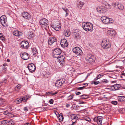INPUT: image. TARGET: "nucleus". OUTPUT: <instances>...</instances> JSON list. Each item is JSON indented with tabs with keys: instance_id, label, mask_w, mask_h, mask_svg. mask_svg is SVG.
Returning <instances> with one entry per match:
<instances>
[{
	"instance_id": "obj_1",
	"label": "nucleus",
	"mask_w": 125,
	"mask_h": 125,
	"mask_svg": "<svg viewBox=\"0 0 125 125\" xmlns=\"http://www.w3.org/2000/svg\"><path fill=\"white\" fill-rule=\"evenodd\" d=\"M55 58H56L55 62H58L60 64H62L64 60V59H65V58L62 55H60L61 53V49L59 48L55 49Z\"/></svg>"
},
{
	"instance_id": "obj_2",
	"label": "nucleus",
	"mask_w": 125,
	"mask_h": 125,
	"mask_svg": "<svg viewBox=\"0 0 125 125\" xmlns=\"http://www.w3.org/2000/svg\"><path fill=\"white\" fill-rule=\"evenodd\" d=\"M82 26L83 29L85 31L92 32L93 28V25L89 22H84L82 24Z\"/></svg>"
},
{
	"instance_id": "obj_3",
	"label": "nucleus",
	"mask_w": 125,
	"mask_h": 125,
	"mask_svg": "<svg viewBox=\"0 0 125 125\" xmlns=\"http://www.w3.org/2000/svg\"><path fill=\"white\" fill-rule=\"evenodd\" d=\"M40 25L43 29L47 30L49 28L48 20L46 19H43L40 21Z\"/></svg>"
},
{
	"instance_id": "obj_4",
	"label": "nucleus",
	"mask_w": 125,
	"mask_h": 125,
	"mask_svg": "<svg viewBox=\"0 0 125 125\" xmlns=\"http://www.w3.org/2000/svg\"><path fill=\"white\" fill-rule=\"evenodd\" d=\"M101 20L103 23L105 24L112 23L114 21L112 19L106 17L105 16L102 17Z\"/></svg>"
},
{
	"instance_id": "obj_5",
	"label": "nucleus",
	"mask_w": 125,
	"mask_h": 125,
	"mask_svg": "<svg viewBox=\"0 0 125 125\" xmlns=\"http://www.w3.org/2000/svg\"><path fill=\"white\" fill-rule=\"evenodd\" d=\"M73 51L77 56H81L82 55V50L79 47H76L73 48Z\"/></svg>"
},
{
	"instance_id": "obj_6",
	"label": "nucleus",
	"mask_w": 125,
	"mask_h": 125,
	"mask_svg": "<svg viewBox=\"0 0 125 125\" xmlns=\"http://www.w3.org/2000/svg\"><path fill=\"white\" fill-rule=\"evenodd\" d=\"M6 18V16L4 15L1 16L0 18L1 24L3 26L5 27L8 26Z\"/></svg>"
},
{
	"instance_id": "obj_7",
	"label": "nucleus",
	"mask_w": 125,
	"mask_h": 125,
	"mask_svg": "<svg viewBox=\"0 0 125 125\" xmlns=\"http://www.w3.org/2000/svg\"><path fill=\"white\" fill-rule=\"evenodd\" d=\"M101 46L104 49L109 48L111 46L110 44L109 43H107L106 41H103L101 43Z\"/></svg>"
},
{
	"instance_id": "obj_8",
	"label": "nucleus",
	"mask_w": 125,
	"mask_h": 125,
	"mask_svg": "<svg viewBox=\"0 0 125 125\" xmlns=\"http://www.w3.org/2000/svg\"><path fill=\"white\" fill-rule=\"evenodd\" d=\"M28 68L30 72L31 73L33 72L36 69L35 66L32 63L29 64L28 66Z\"/></svg>"
},
{
	"instance_id": "obj_9",
	"label": "nucleus",
	"mask_w": 125,
	"mask_h": 125,
	"mask_svg": "<svg viewBox=\"0 0 125 125\" xmlns=\"http://www.w3.org/2000/svg\"><path fill=\"white\" fill-rule=\"evenodd\" d=\"M21 58L24 60H26L28 59L30 57L29 54L25 52L21 53Z\"/></svg>"
},
{
	"instance_id": "obj_10",
	"label": "nucleus",
	"mask_w": 125,
	"mask_h": 125,
	"mask_svg": "<svg viewBox=\"0 0 125 125\" xmlns=\"http://www.w3.org/2000/svg\"><path fill=\"white\" fill-rule=\"evenodd\" d=\"M60 44L62 47H65L68 46L66 40L64 39H62L60 42Z\"/></svg>"
},
{
	"instance_id": "obj_11",
	"label": "nucleus",
	"mask_w": 125,
	"mask_h": 125,
	"mask_svg": "<svg viewBox=\"0 0 125 125\" xmlns=\"http://www.w3.org/2000/svg\"><path fill=\"white\" fill-rule=\"evenodd\" d=\"M121 86L120 84H114L113 85L111 86H110L111 91H115L117 90L118 89L120 88Z\"/></svg>"
},
{
	"instance_id": "obj_12",
	"label": "nucleus",
	"mask_w": 125,
	"mask_h": 125,
	"mask_svg": "<svg viewBox=\"0 0 125 125\" xmlns=\"http://www.w3.org/2000/svg\"><path fill=\"white\" fill-rule=\"evenodd\" d=\"M21 45L23 48L27 49L28 48L29 43L27 41H24L21 42Z\"/></svg>"
},
{
	"instance_id": "obj_13",
	"label": "nucleus",
	"mask_w": 125,
	"mask_h": 125,
	"mask_svg": "<svg viewBox=\"0 0 125 125\" xmlns=\"http://www.w3.org/2000/svg\"><path fill=\"white\" fill-rule=\"evenodd\" d=\"M22 17L26 19L29 20L31 18V16L28 12H24L22 14Z\"/></svg>"
},
{
	"instance_id": "obj_14",
	"label": "nucleus",
	"mask_w": 125,
	"mask_h": 125,
	"mask_svg": "<svg viewBox=\"0 0 125 125\" xmlns=\"http://www.w3.org/2000/svg\"><path fill=\"white\" fill-rule=\"evenodd\" d=\"M57 114L55 112V115H56L57 118H58L59 121L60 122L62 121L64 119V118L62 113H60L59 114L57 112Z\"/></svg>"
},
{
	"instance_id": "obj_15",
	"label": "nucleus",
	"mask_w": 125,
	"mask_h": 125,
	"mask_svg": "<svg viewBox=\"0 0 125 125\" xmlns=\"http://www.w3.org/2000/svg\"><path fill=\"white\" fill-rule=\"evenodd\" d=\"M96 10L98 12L102 13H105L107 10L106 8H96Z\"/></svg>"
},
{
	"instance_id": "obj_16",
	"label": "nucleus",
	"mask_w": 125,
	"mask_h": 125,
	"mask_svg": "<svg viewBox=\"0 0 125 125\" xmlns=\"http://www.w3.org/2000/svg\"><path fill=\"white\" fill-rule=\"evenodd\" d=\"M76 31L75 32H74L73 35L74 36V37L76 39H78L80 38L81 36L80 35L81 32L80 31Z\"/></svg>"
},
{
	"instance_id": "obj_17",
	"label": "nucleus",
	"mask_w": 125,
	"mask_h": 125,
	"mask_svg": "<svg viewBox=\"0 0 125 125\" xmlns=\"http://www.w3.org/2000/svg\"><path fill=\"white\" fill-rule=\"evenodd\" d=\"M13 35L17 36H20L22 35V33L21 32L17 30H15L13 32Z\"/></svg>"
},
{
	"instance_id": "obj_18",
	"label": "nucleus",
	"mask_w": 125,
	"mask_h": 125,
	"mask_svg": "<svg viewBox=\"0 0 125 125\" xmlns=\"http://www.w3.org/2000/svg\"><path fill=\"white\" fill-rule=\"evenodd\" d=\"M95 60L94 56H92L90 57H89L88 58H87L86 60L89 63H91L93 61H94Z\"/></svg>"
},
{
	"instance_id": "obj_19",
	"label": "nucleus",
	"mask_w": 125,
	"mask_h": 125,
	"mask_svg": "<svg viewBox=\"0 0 125 125\" xmlns=\"http://www.w3.org/2000/svg\"><path fill=\"white\" fill-rule=\"evenodd\" d=\"M97 123L99 125H102V120L103 117L101 116H98L97 117Z\"/></svg>"
},
{
	"instance_id": "obj_20",
	"label": "nucleus",
	"mask_w": 125,
	"mask_h": 125,
	"mask_svg": "<svg viewBox=\"0 0 125 125\" xmlns=\"http://www.w3.org/2000/svg\"><path fill=\"white\" fill-rule=\"evenodd\" d=\"M54 38V37H51L49 38L48 42L49 45H51L55 42Z\"/></svg>"
},
{
	"instance_id": "obj_21",
	"label": "nucleus",
	"mask_w": 125,
	"mask_h": 125,
	"mask_svg": "<svg viewBox=\"0 0 125 125\" xmlns=\"http://www.w3.org/2000/svg\"><path fill=\"white\" fill-rule=\"evenodd\" d=\"M61 82H60V79L56 80L55 83V86L57 87L61 86L62 84Z\"/></svg>"
},
{
	"instance_id": "obj_22",
	"label": "nucleus",
	"mask_w": 125,
	"mask_h": 125,
	"mask_svg": "<svg viewBox=\"0 0 125 125\" xmlns=\"http://www.w3.org/2000/svg\"><path fill=\"white\" fill-rule=\"evenodd\" d=\"M80 99H85L88 98L89 97V96L88 95L83 94L80 96Z\"/></svg>"
},
{
	"instance_id": "obj_23",
	"label": "nucleus",
	"mask_w": 125,
	"mask_h": 125,
	"mask_svg": "<svg viewBox=\"0 0 125 125\" xmlns=\"http://www.w3.org/2000/svg\"><path fill=\"white\" fill-rule=\"evenodd\" d=\"M32 52L33 53V55H34L35 56L37 55L36 54L38 53L37 51L36 48H32Z\"/></svg>"
},
{
	"instance_id": "obj_24",
	"label": "nucleus",
	"mask_w": 125,
	"mask_h": 125,
	"mask_svg": "<svg viewBox=\"0 0 125 125\" xmlns=\"http://www.w3.org/2000/svg\"><path fill=\"white\" fill-rule=\"evenodd\" d=\"M59 25H57V26H55V31H58L60 30L61 25L60 23H58Z\"/></svg>"
},
{
	"instance_id": "obj_25",
	"label": "nucleus",
	"mask_w": 125,
	"mask_h": 125,
	"mask_svg": "<svg viewBox=\"0 0 125 125\" xmlns=\"http://www.w3.org/2000/svg\"><path fill=\"white\" fill-rule=\"evenodd\" d=\"M22 99L21 98H18L15 100V102L16 104H18L21 103L22 102Z\"/></svg>"
},
{
	"instance_id": "obj_26",
	"label": "nucleus",
	"mask_w": 125,
	"mask_h": 125,
	"mask_svg": "<svg viewBox=\"0 0 125 125\" xmlns=\"http://www.w3.org/2000/svg\"><path fill=\"white\" fill-rule=\"evenodd\" d=\"M28 37L29 39H31V38H33L34 36V34L33 33V32H30L28 34Z\"/></svg>"
},
{
	"instance_id": "obj_27",
	"label": "nucleus",
	"mask_w": 125,
	"mask_h": 125,
	"mask_svg": "<svg viewBox=\"0 0 125 125\" xmlns=\"http://www.w3.org/2000/svg\"><path fill=\"white\" fill-rule=\"evenodd\" d=\"M125 97L124 96H119L117 98L119 101L122 102L124 101V98Z\"/></svg>"
},
{
	"instance_id": "obj_28",
	"label": "nucleus",
	"mask_w": 125,
	"mask_h": 125,
	"mask_svg": "<svg viewBox=\"0 0 125 125\" xmlns=\"http://www.w3.org/2000/svg\"><path fill=\"white\" fill-rule=\"evenodd\" d=\"M84 4V3L83 2L80 1L79 3H77V6L79 8L80 7H82Z\"/></svg>"
},
{
	"instance_id": "obj_29",
	"label": "nucleus",
	"mask_w": 125,
	"mask_h": 125,
	"mask_svg": "<svg viewBox=\"0 0 125 125\" xmlns=\"http://www.w3.org/2000/svg\"><path fill=\"white\" fill-rule=\"evenodd\" d=\"M109 33L111 34V35H114L115 34V30H109L108 31Z\"/></svg>"
},
{
	"instance_id": "obj_30",
	"label": "nucleus",
	"mask_w": 125,
	"mask_h": 125,
	"mask_svg": "<svg viewBox=\"0 0 125 125\" xmlns=\"http://www.w3.org/2000/svg\"><path fill=\"white\" fill-rule=\"evenodd\" d=\"M120 5L118 3H115L114 5L113 4V7H114L115 8H119V5Z\"/></svg>"
},
{
	"instance_id": "obj_31",
	"label": "nucleus",
	"mask_w": 125,
	"mask_h": 125,
	"mask_svg": "<svg viewBox=\"0 0 125 125\" xmlns=\"http://www.w3.org/2000/svg\"><path fill=\"white\" fill-rule=\"evenodd\" d=\"M99 83L100 82L98 81H93L91 82V84H94L95 85H97L99 84Z\"/></svg>"
},
{
	"instance_id": "obj_32",
	"label": "nucleus",
	"mask_w": 125,
	"mask_h": 125,
	"mask_svg": "<svg viewBox=\"0 0 125 125\" xmlns=\"http://www.w3.org/2000/svg\"><path fill=\"white\" fill-rule=\"evenodd\" d=\"M63 9V10L65 11L66 12V15L65 17L67 16L68 14H69V10L67 8H62Z\"/></svg>"
},
{
	"instance_id": "obj_33",
	"label": "nucleus",
	"mask_w": 125,
	"mask_h": 125,
	"mask_svg": "<svg viewBox=\"0 0 125 125\" xmlns=\"http://www.w3.org/2000/svg\"><path fill=\"white\" fill-rule=\"evenodd\" d=\"M27 97V96H26V97H24L23 98H21V99H22V101H23L24 102H26L27 100L28 99V97Z\"/></svg>"
},
{
	"instance_id": "obj_34",
	"label": "nucleus",
	"mask_w": 125,
	"mask_h": 125,
	"mask_svg": "<svg viewBox=\"0 0 125 125\" xmlns=\"http://www.w3.org/2000/svg\"><path fill=\"white\" fill-rule=\"evenodd\" d=\"M46 94L47 96H48L49 95V94H52V95H54L55 93H52V92H46Z\"/></svg>"
},
{
	"instance_id": "obj_35",
	"label": "nucleus",
	"mask_w": 125,
	"mask_h": 125,
	"mask_svg": "<svg viewBox=\"0 0 125 125\" xmlns=\"http://www.w3.org/2000/svg\"><path fill=\"white\" fill-rule=\"evenodd\" d=\"M87 86V85L84 86L82 87H78L77 88V89L78 90H82L84 89L85 88V87Z\"/></svg>"
},
{
	"instance_id": "obj_36",
	"label": "nucleus",
	"mask_w": 125,
	"mask_h": 125,
	"mask_svg": "<svg viewBox=\"0 0 125 125\" xmlns=\"http://www.w3.org/2000/svg\"><path fill=\"white\" fill-rule=\"evenodd\" d=\"M80 106H82L80 105V106H77V105H76V104H74L73 105V108L74 109H75V110L77 109V107H79Z\"/></svg>"
},
{
	"instance_id": "obj_37",
	"label": "nucleus",
	"mask_w": 125,
	"mask_h": 125,
	"mask_svg": "<svg viewBox=\"0 0 125 125\" xmlns=\"http://www.w3.org/2000/svg\"><path fill=\"white\" fill-rule=\"evenodd\" d=\"M51 28L52 30H55V25H54V22L52 21V22Z\"/></svg>"
},
{
	"instance_id": "obj_38",
	"label": "nucleus",
	"mask_w": 125,
	"mask_h": 125,
	"mask_svg": "<svg viewBox=\"0 0 125 125\" xmlns=\"http://www.w3.org/2000/svg\"><path fill=\"white\" fill-rule=\"evenodd\" d=\"M103 76V73H101L97 76V79H99L102 77Z\"/></svg>"
},
{
	"instance_id": "obj_39",
	"label": "nucleus",
	"mask_w": 125,
	"mask_h": 125,
	"mask_svg": "<svg viewBox=\"0 0 125 125\" xmlns=\"http://www.w3.org/2000/svg\"><path fill=\"white\" fill-rule=\"evenodd\" d=\"M8 122V121L6 120L2 121H1V123L3 125L6 124Z\"/></svg>"
},
{
	"instance_id": "obj_40",
	"label": "nucleus",
	"mask_w": 125,
	"mask_h": 125,
	"mask_svg": "<svg viewBox=\"0 0 125 125\" xmlns=\"http://www.w3.org/2000/svg\"><path fill=\"white\" fill-rule=\"evenodd\" d=\"M84 119L86 121H88L89 122H90L91 121L90 118L88 117H86L84 118Z\"/></svg>"
},
{
	"instance_id": "obj_41",
	"label": "nucleus",
	"mask_w": 125,
	"mask_h": 125,
	"mask_svg": "<svg viewBox=\"0 0 125 125\" xmlns=\"http://www.w3.org/2000/svg\"><path fill=\"white\" fill-rule=\"evenodd\" d=\"M60 82H61V83L62 85L65 82V80L64 79H60Z\"/></svg>"
},
{
	"instance_id": "obj_42",
	"label": "nucleus",
	"mask_w": 125,
	"mask_h": 125,
	"mask_svg": "<svg viewBox=\"0 0 125 125\" xmlns=\"http://www.w3.org/2000/svg\"><path fill=\"white\" fill-rule=\"evenodd\" d=\"M64 34L65 35L66 37H68L70 35L69 32H68L67 31L65 32Z\"/></svg>"
},
{
	"instance_id": "obj_43",
	"label": "nucleus",
	"mask_w": 125,
	"mask_h": 125,
	"mask_svg": "<svg viewBox=\"0 0 125 125\" xmlns=\"http://www.w3.org/2000/svg\"><path fill=\"white\" fill-rule=\"evenodd\" d=\"M21 85L20 84H18L15 87V88H17L18 89H20L21 87Z\"/></svg>"
},
{
	"instance_id": "obj_44",
	"label": "nucleus",
	"mask_w": 125,
	"mask_h": 125,
	"mask_svg": "<svg viewBox=\"0 0 125 125\" xmlns=\"http://www.w3.org/2000/svg\"><path fill=\"white\" fill-rule=\"evenodd\" d=\"M74 95H73V94H72L70 96H69L68 97V98H69L68 99V100H70L71 99H72L73 97V96Z\"/></svg>"
},
{
	"instance_id": "obj_45",
	"label": "nucleus",
	"mask_w": 125,
	"mask_h": 125,
	"mask_svg": "<svg viewBox=\"0 0 125 125\" xmlns=\"http://www.w3.org/2000/svg\"><path fill=\"white\" fill-rule=\"evenodd\" d=\"M111 103L113 104L116 105L117 104V102L116 101H112L111 102Z\"/></svg>"
},
{
	"instance_id": "obj_46",
	"label": "nucleus",
	"mask_w": 125,
	"mask_h": 125,
	"mask_svg": "<svg viewBox=\"0 0 125 125\" xmlns=\"http://www.w3.org/2000/svg\"><path fill=\"white\" fill-rule=\"evenodd\" d=\"M102 81L103 82H105V83H107L108 82V81L106 79H103Z\"/></svg>"
},
{
	"instance_id": "obj_47",
	"label": "nucleus",
	"mask_w": 125,
	"mask_h": 125,
	"mask_svg": "<svg viewBox=\"0 0 125 125\" xmlns=\"http://www.w3.org/2000/svg\"><path fill=\"white\" fill-rule=\"evenodd\" d=\"M93 120L94 122H97V117H95L94 119Z\"/></svg>"
},
{
	"instance_id": "obj_48",
	"label": "nucleus",
	"mask_w": 125,
	"mask_h": 125,
	"mask_svg": "<svg viewBox=\"0 0 125 125\" xmlns=\"http://www.w3.org/2000/svg\"><path fill=\"white\" fill-rule=\"evenodd\" d=\"M7 82V79H4L2 81V83H6Z\"/></svg>"
},
{
	"instance_id": "obj_49",
	"label": "nucleus",
	"mask_w": 125,
	"mask_h": 125,
	"mask_svg": "<svg viewBox=\"0 0 125 125\" xmlns=\"http://www.w3.org/2000/svg\"><path fill=\"white\" fill-rule=\"evenodd\" d=\"M23 110L24 111H28V110L26 107H25L24 108Z\"/></svg>"
},
{
	"instance_id": "obj_50",
	"label": "nucleus",
	"mask_w": 125,
	"mask_h": 125,
	"mask_svg": "<svg viewBox=\"0 0 125 125\" xmlns=\"http://www.w3.org/2000/svg\"><path fill=\"white\" fill-rule=\"evenodd\" d=\"M49 102L50 104H52L53 103V100L52 99H51L49 101Z\"/></svg>"
},
{
	"instance_id": "obj_51",
	"label": "nucleus",
	"mask_w": 125,
	"mask_h": 125,
	"mask_svg": "<svg viewBox=\"0 0 125 125\" xmlns=\"http://www.w3.org/2000/svg\"><path fill=\"white\" fill-rule=\"evenodd\" d=\"M0 38L3 41H5V38L4 36H3L2 37H1Z\"/></svg>"
},
{
	"instance_id": "obj_52",
	"label": "nucleus",
	"mask_w": 125,
	"mask_h": 125,
	"mask_svg": "<svg viewBox=\"0 0 125 125\" xmlns=\"http://www.w3.org/2000/svg\"><path fill=\"white\" fill-rule=\"evenodd\" d=\"M81 93L80 92H75V94L76 95H78L80 94H81Z\"/></svg>"
},
{
	"instance_id": "obj_53",
	"label": "nucleus",
	"mask_w": 125,
	"mask_h": 125,
	"mask_svg": "<svg viewBox=\"0 0 125 125\" xmlns=\"http://www.w3.org/2000/svg\"><path fill=\"white\" fill-rule=\"evenodd\" d=\"M58 23H60V22L59 21H56V22H55V26H57V25H59V24H58Z\"/></svg>"
},
{
	"instance_id": "obj_54",
	"label": "nucleus",
	"mask_w": 125,
	"mask_h": 125,
	"mask_svg": "<svg viewBox=\"0 0 125 125\" xmlns=\"http://www.w3.org/2000/svg\"><path fill=\"white\" fill-rule=\"evenodd\" d=\"M86 103V102H84L83 101H79V104H85Z\"/></svg>"
},
{
	"instance_id": "obj_55",
	"label": "nucleus",
	"mask_w": 125,
	"mask_h": 125,
	"mask_svg": "<svg viewBox=\"0 0 125 125\" xmlns=\"http://www.w3.org/2000/svg\"><path fill=\"white\" fill-rule=\"evenodd\" d=\"M54 51H55V49H52V51H53L52 53H53V54L52 55L53 56V57H54V56H55L54 55Z\"/></svg>"
},
{
	"instance_id": "obj_56",
	"label": "nucleus",
	"mask_w": 125,
	"mask_h": 125,
	"mask_svg": "<svg viewBox=\"0 0 125 125\" xmlns=\"http://www.w3.org/2000/svg\"><path fill=\"white\" fill-rule=\"evenodd\" d=\"M77 118L78 117H77V116H73V119H74L76 118Z\"/></svg>"
},
{
	"instance_id": "obj_57",
	"label": "nucleus",
	"mask_w": 125,
	"mask_h": 125,
	"mask_svg": "<svg viewBox=\"0 0 125 125\" xmlns=\"http://www.w3.org/2000/svg\"><path fill=\"white\" fill-rule=\"evenodd\" d=\"M4 35H3V34L1 33H0V38L2 37Z\"/></svg>"
},
{
	"instance_id": "obj_58",
	"label": "nucleus",
	"mask_w": 125,
	"mask_h": 125,
	"mask_svg": "<svg viewBox=\"0 0 125 125\" xmlns=\"http://www.w3.org/2000/svg\"><path fill=\"white\" fill-rule=\"evenodd\" d=\"M119 4L120 5H119V7H120L121 8H122L123 7H124V6H123V5H122V4Z\"/></svg>"
},
{
	"instance_id": "obj_59",
	"label": "nucleus",
	"mask_w": 125,
	"mask_h": 125,
	"mask_svg": "<svg viewBox=\"0 0 125 125\" xmlns=\"http://www.w3.org/2000/svg\"><path fill=\"white\" fill-rule=\"evenodd\" d=\"M70 106V104H68L66 105V106L67 107H69Z\"/></svg>"
},
{
	"instance_id": "obj_60",
	"label": "nucleus",
	"mask_w": 125,
	"mask_h": 125,
	"mask_svg": "<svg viewBox=\"0 0 125 125\" xmlns=\"http://www.w3.org/2000/svg\"><path fill=\"white\" fill-rule=\"evenodd\" d=\"M76 121H75L74 122H73L72 124L73 125H74V124H76Z\"/></svg>"
},
{
	"instance_id": "obj_61",
	"label": "nucleus",
	"mask_w": 125,
	"mask_h": 125,
	"mask_svg": "<svg viewBox=\"0 0 125 125\" xmlns=\"http://www.w3.org/2000/svg\"><path fill=\"white\" fill-rule=\"evenodd\" d=\"M7 65V64H6V63H4V64H3V65L4 66H6Z\"/></svg>"
},
{
	"instance_id": "obj_62",
	"label": "nucleus",
	"mask_w": 125,
	"mask_h": 125,
	"mask_svg": "<svg viewBox=\"0 0 125 125\" xmlns=\"http://www.w3.org/2000/svg\"><path fill=\"white\" fill-rule=\"evenodd\" d=\"M111 82L112 83H115L116 82V81H111Z\"/></svg>"
},
{
	"instance_id": "obj_63",
	"label": "nucleus",
	"mask_w": 125,
	"mask_h": 125,
	"mask_svg": "<svg viewBox=\"0 0 125 125\" xmlns=\"http://www.w3.org/2000/svg\"><path fill=\"white\" fill-rule=\"evenodd\" d=\"M86 84H87L86 85H87V86H88V84L87 83H83V84L82 85H85Z\"/></svg>"
},
{
	"instance_id": "obj_64",
	"label": "nucleus",
	"mask_w": 125,
	"mask_h": 125,
	"mask_svg": "<svg viewBox=\"0 0 125 125\" xmlns=\"http://www.w3.org/2000/svg\"><path fill=\"white\" fill-rule=\"evenodd\" d=\"M3 69L5 71H6V68L4 67L3 68Z\"/></svg>"
}]
</instances>
